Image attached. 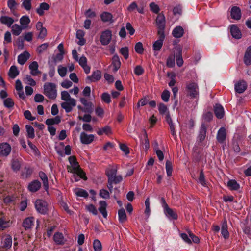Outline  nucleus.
Returning a JSON list of instances; mask_svg holds the SVG:
<instances>
[{
  "label": "nucleus",
  "mask_w": 251,
  "mask_h": 251,
  "mask_svg": "<svg viewBox=\"0 0 251 251\" xmlns=\"http://www.w3.org/2000/svg\"><path fill=\"white\" fill-rule=\"evenodd\" d=\"M164 214L170 220H176L178 219V215L176 210L173 209L169 207L163 210Z\"/></svg>",
  "instance_id": "9b49d317"
},
{
  "label": "nucleus",
  "mask_w": 251,
  "mask_h": 251,
  "mask_svg": "<svg viewBox=\"0 0 251 251\" xmlns=\"http://www.w3.org/2000/svg\"><path fill=\"white\" fill-rule=\"evenodd\" d=\"M100 207L99 208V211L102 214L104 218H106L107 216L106 208L107 206L106 202L104 201H100Z\"/></svg>",
  "instance_id": "c756f323"
},
{
  "label": "nucleus",
  "mask_w": 251,
  "mask_h": 251,
  "mask_svg": "<svg viewBox=\"0 0 251 251\" xmlns=\"http://www.w3.org/2000/svg\"><path fill=\"white\" fill-rule=\"evenodd\" d=\"M30 22V20L27 16H23L20 19V23L24 29L27 27Z\"/></svg>",
  "instance_id": "72a5a7b5"
},
{
  "label": "nucleus",
  "mask_w": 251,
  "mask_h": 251,
  "mask_svg": "<svg viewBox=\"0 0 251 251\" xmlns=\"http://www.w3.org/2000/svg\"><path fill=\"white\" fill-rule=\"evenodd\" d=\"M93 248H94L95 251H101V250H102L101 244L99 240L96 239L94 241Z\"/></svg>",
  "instance_id": "6e6d98bb"
},
{
  "label": "nucleus",
  "mask_w": 251,
  "mask_h": 251,
  "mask_svg": "<svg viewBox=\"0 0 251 251\" xmlns=\"http://www.w3.org/2000/svg\"><path fill=\"white\" fill-rule=\"evenodd\" d=\"M172 35L176 38H179L183 36L184 31L181 26H177L172 31Z\"/></svg>",
  "instance_id": "a211bd4d"
},
{
  "label": "nucleus",
  "mask_w": 251,
  "mask_h": 251,
  "mask_svg": "<svg viewBox=\"0 0 251 251\" xmlns=\"http://www.w3.org/2000/svg\"><path fill=\"white\" fill-rule=\"evenodd\" d=\"M214 113L216 117L218 119H222L224 117V110L223 106L220 104H216L214 107Z\"/></svg>",
  "instance_id": "b1692460"
},
{
  "label": "nucleus",
  "mask_w": 251,
  "mask_h": 251,
  "mask_svg": "<svg viewBox=\"0 0 251 251\" xmlns=\"http://www.w3.org/2000/svg\"><path fill=\"white\" fill-rule=\"evenodd\" d=\"M18 5V3L15 0H8L7 1V6L11 11H14Z\"/></svg>",
  "instance_id": "3c124183"
},
{
  "label": "nucleus",
  "mask_w": 251,
  "mask_h": 251,
  "mask_svg": "<svg viewBox=\"0 0 251 251\" xmlns=\"http://www.w3.org/2000/svg\"><path fill=\"white\" fill-rule=\"evenodd\" d=\"M0 22L2 24L6 25L8 27H10L14 23V20L11 17L2 16L0 18Z\"/></svg>",
  "instance_id": "cd10ccee"
},
{
  "label": "nucleus",
  "mask_w": 251,
  "mask_h": 251,
  "mask_svg": "<svg viewBox=\"0 0 251 251\" xmlns=\"http://www.w3.org/2000/svg\"><path fill=\"white\" fill-rule=\"evenodd\" d=\"M227 185L231 190H238L240 188L239 184L234 179L229 180Z\"/></svg>",
  "instance_id": "2f4dec72"
},
{
  "label": "nucleus",
  "mask_w": 251,
  "mask_h": 251,
  "mask_svg": "<svg viewBox=\"0 0 251 251\" xmlns=\"http://www.w3.org/2000/svg\"><path fill=\"white\" fill-rule=\"evenodd\" d=\"M120 61L119 58L117 55H114L112 57V64L110 65V68H111L113 72H116L120 67Z\"/></svg>",
  "instance_id": "aec40b11"
},
{
  "label": "nucleus",
  "mask_w": 251,
  "mask_h": 251,
  "mask_svg": "<svg viewBox=\"0 0 251 251\" xmlns=\"http://www.w3.org/2000/svg\"><path fill=\"white\" fill-rule=\"evenodd\" d=\"M41 187V183L38 180H35L30 183L28 185L30 191L35 192L37 191Z\"/></svg>",
  "instance_id": "bb28decb"
},
{
  "label": "nucleus",
  "mask_w": 251,
  "mask_h": 251,
  "mask_svg": "<svg viewBox=\"0 0 251 251\" xmlns=\"http://www.w3.org/2000/svg\"><path fill=\"white\" fill-rule=\"evenodd\" d=\"M221 234L225 239H228L229 237V233L227 229V221L226 219H225L224 221L222 222L221 227Z\"/></svg>",
  "instance_id": "4be33fe9"
},
{
  "label": "nucleus",
  "mask_w": 251,
  "mask_h": 251,
  "mask_svg": "<svg viewBox=\"0 0 251 251\" xmlns=\"http://www.w3.org/2000/svg\"><path fill=\"white\" fill-rule=\"evenodd\" d=\"M50 6L48 3L43 2L40 4L39 7L36 9V12L40 16H42L44 14V11L48 10Z\"/></svg>",
  "instance_id": "c85d7f7f"
},
{
  "label": "nucleus",
  "mask_w": 251,
  "mask_h": 251,
  "mask_svg": "<svg viewBox=\"0 0 251 251\" xmlns=\"http://www.w3.org/2000/svg\"><path fill=\"white\" fill-rule=\"evenodd\" d=\"M19 74V71L16 66L13 65L10 67L8 72V75L11 78H15Z\"/></svg>",
  "instance_id": "7c9ffc66"
},
{
  "label": "nucleus",
  "mask_w": 251,
  "mask_h": 251,
  "mask_svg": "<svg viewBox=\"0 0 251 251\" xmlns=\"http://www.w3.org/2000/svg\"><path fill=\"white\" fill-rule=\"evenodd\" d=\"M207 128L204 122L202 123L199 131L197 139L200 142H202L205 138Z\"/></svg>",
  "instance_id": "dca6fc26"
},
{
  "label": "nucleus",
  "mask_w": 251,
  "mask_h": 251,
  "mask_svg": "<svg viewBox=\"0 0 251 251\" xmlns=\"http://www.w3.org/2000/svg\"><path fill=\"white\" fill-rule=\"evenodd\" d=\"M135 50L137 53L139 54H142L143 53L144 49L143 48V44L141 42H139L135 44Z\"/></svg>",
  "instance_id": "8fccbe9b"
},
{
  "label": "nucleus",
  "mask_w": 251,
  "mask_h": 251,
  "mask_svg": "<svg viewBox=\"0 0 251 251\" xmlns=\"http://www.w3.org/2000/svg\"><path fill=\"white\" fill-rule=\"evenodd\" d=\"M32 173V170L29 168H25L24 170V172L22 173V176L24 178L28 177Z\"/></svg>",
  "instance_id": "338daca9"
},
{
  "label": "nucleus",
  "mask_w": 251,
  "mask_h": 251,
  "mask_svg": "<svg viewBox=\"0 0 251 251\" xmlns=\"http://www.w3.org/2000/svg\"><path fill=\"white\" fill-rule=\"evenodd\" d=\"M198 182L202 186L207 187V183L205 179L204 174L203 172V170H201L200 173V176L198 179Z\"/></svg>",
  "instance_id": "49530a36"
},
{
  "label": "nucleus",
  "mask_w": 251,
  "mask_h": 251,
  "mask_svg": "<svg viewBox=\"0 0 251 251\" xmlns=\"http://www.w3.org/2000/svg\"><path fill=\"white\" fill-rule=\"evenodd\" d=\"M170 93L169 91L165 90L161 94V99L164 102H168L169 100Z\"/></svg>",
  "instance_id": "052dcab7"
},
{
  "label": "nucleus",
  "mask_w": 251,
  "mask_h": 251,
  "mask_svg": "<svg viewBox=\"0 0 251 251\" xmlns=\"http://www.w3.org/2000/svg\"><path fill=\"white\" fill-rule=\"evenodd\" d=\"M149 99L148 96H145L141 99L137 103V107L143 106L147 104L149 102Z\"/></svg>",
  "instance_id": "5fc2aeb1"
},
{
  "label": "nucleus",
  "mask_w": 251,
  "mask_h": 251,
  "mask_svg": "<svg viewBox=\"0 0 251 251\" xmlns=\"http://www.w3.org/2000/svg\"><path fill=\"white\" fill-rule=\"evenodd\" d=\"M34 218L33 217H28L24 220L22 224L25 230L31 229L34 225Z\"/></svg>",
  "instance_id": "6ab92c4d"
},
{
  "label": "nucleus",
  "mask_w": 251,
  "mask_h": 251,
  "mask_svg": "<svg viewBox=\"0 0 251 251\" xmlns=\"http://www.w3.org/2000/svg\"><path fill=\"white\" fill-rule=\"evenodd\" d=\"M156 25L157 26V33H164L165 27V17L163 14H158L156 20Z\"/></svg>",
  "instance_id": "39448f33"
},
{
  "label": "nucleus",
  "mask_w": 251,
  "mask_h": 251,
  "mask_svg": "<svg viewBox=\"0 0 251 251\" xmlns=\"http://www.w3.org/2000/svg\"><path fill=\"white\" fill-rule=\"evenodd\" d=\"M97 132L99 135H102L103 134L109 135L112 133L111 129L108 126L103 127L101 128H99Z\"/></svg>",
  "instance_id": "f704fd0d"
},
{
  "label": "nucleus",
  "mask_w": 251,
  "mask_h": 251,
  "mask_svg": "<svg viewBox=\"0 0 251 251\" xmlns=\"http://www.w3.org/2000/svg\"><path fill=\"white\" fill-rule=\"evenodd\" d=\"M32 0H21V7L26 11H30L32 8Z\"/></svg>",
  "instance_id": "e433bc0d"
},
{
  "label": "nucleus",
  "mask_w": 251,
  "mask_h": 251,
  "mask_svg": "<svg viewBox=\"0 0 251 251\" xmlns=\"http://www.w3.org/2000/svg\"><path fill=\"white\" fill-rule=\"evenodd\" d=\"M67 68L65 67H63L61 65H59L58 67V73L61 77H64L67 73Z\"/></svg>",
  "instance_id": "4d7b16f0"
},
{
  "label": "nucleus",
  "mask_w": 251,
  "mask_h": 251,
  "mask_svg": "<svg viewBox=\"0 0 251 251\" xmlns=\"http://www.w3.org/2000/svg\"><path fill=\"white\" fill-rule=\"evenodd\" d=\"M95 136L93 134H87L84 132L81 133L80 139L81 142L83 144H89L94 140Z\"/></svg>",
  "instance_id": "1a4fd4ad"
},
{
  "label": "nucleus",
  "mask_w": 251,
  "mask_h": 251,
  "mask_svg": "<svg viewBox=\"0 0 251 251\" xmlns=\"http://www.w3.org/2000/svg\"><path fill=\"white\" fill-rule=\"evenodd\" d=\"M11 151V147L7 143L0 144V155L3 156H8Z\"/></svg>",
  "instance_id": "9d476101"
},
{
  "label": "nucleus",
  "mask_w": 251,
  "mask_h": 251,
  "mask_svg": "<svg viewBox=\"0 0 251 251\" xmlns=\"http://www.w3.org/2000/svg\"><path fill=\"white\" fill-rule=\"evenodd\" d=\"M11 28L13 34L15 36H18L19 35H20L22 30L24 29L23 27L22 26H20L18 24H14L12 26Z\"/></svg>",
  "instance_id": "4c0bfd02"
},
{
  "label": "nucleus",
  "mask_w": 251,
  "mask_h": 251,
  "mask_svg": "<svg viewBox=\"0 0 251 251\" xmlns=\"http://www.w3.org/2000/svg\"><path fill=\"white\" fill-rule=\"evenodd\" d=\"M39 176L40 178L43 181L44 186L45 187V189L47 190L49 188L48 185V180L47 176V175L43 172H40L39 173Z\"/></svg>",
  "instance_id": "79ce46f5"
},
{
  "label": "nucleus",
  "mask_w": 251,
  "mask_h": 251,
  "mask_svg": "<svg viewBox=\"0 0 251 251\" xmlns=\"http://www.w3.org/2000/svg\"><path fill=\"white\" fill-rule=\"evenodd\" d=\"M230 15L232 19L236 20H240L242 16L240 8L237 6H233L231 9Z\"/></svg>",
  "instance_id": "2eb2a0df"
},
{
  "label": "nucleus",
  "mask_w": 251,
  "mask_h": 251,
  "mask_svg": "<svg viewBox=\"0 0 251 251\" xmlns=\"http://www.w3.org/2000/svg\"><path fill=\"white\" fill-rule=\"evenodd\" d=\"M175 55L177 65L178 67H181L184 62L182 56V50L180 49H178Z\"/></svg>",
  "instance_id": "a878e982"
},
{
  "label": "nucleus",
  "mask_w": 251,
  "mask_h": 251,
  "mask_svg": "<svg viewBox=\"0 0 251 251\" xmlns=\"http://www.w3.org/2000/svg\"><path fill=\"white\" fill-rule=\"evenodd\" d=\"M101 77V74L100 71L96 70L93 72L91 76H88L87 79L91 82H95L99 81Z\"/></svg>",
  "instance_id": "393cba45"
},
{
  "label": "nucleus",
  "mask_w": 251,
  "mask_h": 251,
  "mask_svg": "<svg viewBox=\"0 0 251 251\" xmlns=\"http://www.w3.org/2000/svg\"><path fill=\"white\" fill-rule=\"evenodd\" d=\"M158 36V39L155 41L153 44L152 48L155 51H159L161 49L163 41L165 39V34L164 33H157Z\"/></svg>",
  "instance_id": "423d86ee"
},
{
  "label": "nucleus",
  "mask_w": 251,
  "mask_h": 251,
  "mask_svg": "<svg viewBox=\"0 0 251 251\" xmlns=\"http://www.w3.org/2000/svg\"><path fill=\"white\" fill-rule=\"evenodd\" d=\"M75 194L78 196L84 198H87L88 196V194L86 191L82 189H79L77 190L75 192Z\"/></svg>",
  "instance_id": "e2e57ef3"
},
{
  "label": "nucleus",
  "mask_w": 251,
  "mask_h": 251,
  "mask_svg": "<svg viewBox=\"0 0 251 251\" xmlns=\"http://www.w3.org/2000/svg\"><path fill=\"white\" fill-rule=\"evenodd\" d=\"M167 76L168 77H170V78H171V80L169 82L168 85L170 87H172L175 85V84L176 83V80L175 79L176 75H175V73H170L168 72L167 73Z\"/></svg>",
  "instance_id": "bf43d9fd"
},
{
  "label": "nucleus",
  "mask_w": 251,
  "mask_h": 251,
  "mask_svg": "<svg viewBox=\"0 0 251 251\" xmlns=\"http://www.w3.org/2000/svg\"><path fill=\"white\" fill-rule=\"evenodd\" d=\"M80 101L85 106V112L88 113H91L93 112L94 106L92 102H88L84 98H80Z\"/></svg>",
  "instance_id": "f3484780"
},
{
  "label": "nucleus",
  "mask_w": 251,
  "mask_h": 251,
  "mask_svg": "<svg viewBox=\"0 0 251 251\" xmlns=\"http://www.w3.org/2000/svg\"><path fill=\"white\" fill-rule=\"evenodd\" d=\"M226 138V132L225 128L222 127L218 131L216 139L219 143H223Z\"/></svg>",
  "instance_id": "4468645a"
},
{
  "label": "nucleus",
  "mask_w": 251,
  "mask_h": 251,
  "mask_svg": "<svg viewBox=\"0 0 251 251\" xmlns=\"http://www.w3.org/2000/svg\"><path fill=\"white\" fill-rule=\"evenodd\" d=\"M118 219L120 223H124L126 220V212L123 208L118 211Z\"/></svg>",
  "instance_id": "09e8293b"
},
{
  "label": "nucleus",
  "mask_w": 251,
  "mask_h": 251,
  "mask_svg": "<svg viewBox=\"0 0 251 251\" xmlns=\"http://www.w3.org/2000/svg\"><path fill=\"white\" fill-rule=\"evenodd\" d=\"M38 64L36 61L32 62L29 66V68L30 70V74L34 76L37 75L41 72L38 70Z\"/></svg>",
  "instance_id": "412c9836"
},
{
  "label": "nucleus",
  "mask_w": 251,
  "mask_h": 251,
  "mask_svg": "<svg viewBox=\"0 0 251 251\" xmlns=\"http://www.w3.org/2000/svg\"><path fill=\"white\" fill-rule=\"evenodd\" d=\"M30 54L28 52L25 51L23 53L20 54L18 57V62L21 65H24L30 57Z\"/></svg>",
  "instance_id": "5701e85b"
},
{
  "label": "nucleus",
  "mask_w": 251,
  "mask_h": 251,
  "mask_svg": "<svg viewBox=\"0 0 251 251\" xmlns=\"http://www.w3.org/2000/svg\"><path fill=\"white\" fill-rule=\"evenodd\" d=\"M230 31L233 38L236 39H240L242 37V33L236 25H230Z\"/></svg>",
  "instance_id": "f8f14e48"
},
{
  "label": "nucleus",
  "mask_w": 251,
  "mask_h": 251,
  "mask_svg": "<svg viewBox=\"0 0 251 251\" xmlns=\"http://www.w3.org/2000/svg\"><path fill=\"white\" fill-rule=\"evenodd\" d=\"M101 20L104 22H110L112 20V16L108 12H103L100 15Z\"/></svg>",
  "instance_id": "a18cd8bd"
},
{
  "label": "nucleus",
  "mask_w": 251,
  "mask_h": 251,
  "mask_svg": "<svg viewBox=\"0 0 251 251\" xmlns=\"http://www.w3.org/2000/svg\"><path fill=\"white\" fill-rule=\"evenodd\" d=\"M235 91L236 92L243 93L247 88V84L245 81L240 80L235 84Z\"/></svg>",
  "instance_id": "ddd939ff"
},
{
  "label": "nucleus",
  "mask_w": 251,
  "mask_h": 251,
  "mask_svg": "<svg viewBox=\"0 0 251 251\" xmlns=\"http://www.w3.org/2000/svg\"><path fill=\"white\" fill-rule=\"evenodd\" d=\"M53 239L57 244H62L64 243V237L62 233L58 232L55 233Z\"/></svg>",
  "instance_id": "ea45409f"
},
{
  "label": "nucleus",
  "mask_w": 251,
  "mask_h": 251,
  "mask_svg": "<svg viewBox=\"0 0 251 251\" xmlns=\"http://www.w3.org/2000/svg\"><path fill=\"white\" fill-rule=\"evenodd\" d=\"M25 128L26 130L27 137L33 139L35 137V132L34 128L30 125H26Z\"/></svg>",
  "instance_id": "37998d69"
},
{
  "label": "nucleus",
  "mask_w": 251,
  "mask_h": 251,
  "mask_svg": "<svg viewBox=\"0 0 251 251\" xmlns=\"http://www.w3.org/2000/svg\"><path fill=\"white\" fill-rule=\"evenodd\" d=\"M48 46L49 45L48 43H44L38 47L37 51L38 53L41 54L47 49Z\"/></svg>",
  "instance_id": "69168bd1"
},
{
  "label": "nucleus",
  "mask_w": 251,
  "mask_h": 251,
  "mask_svg": "<svg viewBox=\"0 0 251 251\" xmlns=\"http://www.w3.org/2000/svg\"><path fill=\"white\" fill-rule=\"evenodd\" d=\"M61 121L60 118L59 116H56L54 118H50L47 119L46 121V124L48 126H50L53 124H58Z\"/></svg>",
  "instance_id": "58836bf2"
},
{
  "label": "nucleus",
  "mask_w": 251,
  "mask_h": 251,
  "mask_svg": "<svg viewBox=\"0 0 251 251\" xmlns=\"http://www.w3.org/2000/svg\"><path fill=\"white\" fill-rule=\"evenodd\" d=\"M76 105V101L75 99H71L70 100L66 101L61 104V107L64 109L66 112H71L73 107Z\"/></svg>",
  "instance_id": "0eeeda50"
},
{
  "label": "nucleus",
  "mask_w": 251,
  "mask_h": 251,
  "mask_svg": "<svg viewBox=\"0 0 251 251\" xmlns=\"http://www.w3.org/2000/svg\"><path fill=\"white\" fill-rule=\"evenodd\" d=\"M14 102L11 98H7L4 100V105L7 108H10L14 106Z\"/></svg>",
  "instance_id": "774afa93"
},
{
  "label": "nucleus",
  "mask_w": 251,
  "mask_h": 251,
  "mask_svg": "<svg viewBox=\"0 0 251 251\" xmlns=\"http://www.w3.org/2000/svg\"><path fill=\"white\" fill-rule=\"evenodd\" d=\"M44 94L50 99H55L57 96V90L55 84L46 82L44 85Z\"/></svg>",
  "instance_id": "f257e3e1"
},
{
  "label": "nucleus",
  "mask_w": 251,
  "mask_h": 251,
  "mask_svg": "<svg viewBox=\"0 0 251 251\" xmlns=\"http://www.w3.org/2000/svg\"><path fill=\"white\" fill-rule=\"evenodd\" d=\"M244 64L246 66H249L251 64V54L248 52H245L243 58Z\"/></svg>",
  "instance_id": "864d4df0"
},
{
  "label": "nucleus",
  "mask_w": 251,
  "mask_h": 251,
  "mask_svg": "<svg viewBox=\"0 0 251 251\" xmlns=\"http://www.w3.org/2000/svg\"><path fill=\"white\" fill-rule=\"evenodd\" d=\"M158 111L161 115L166 114L168 111L166 105L163 103H160L158 104Z\"/></svg>",
  "instance_id": "603ef678"
},
{
  "label": "nucleus",
  "mask_w": 251,
  "mask_h": 251,
  "mask_svg": "<svg viewBox=\"0 0 251 251\" xmlns=\"http://www.w3.org/2000/svg\"><path fill=\"white\" fill-rule=\"evenodd\" d=\"M21 161L19 159H13L11 162V168L14 172L18 171L21 168Z\"/></svg>",
  "instance_id": "473e14b6"
},
{
  "label": "nucleus",
  "mask_w": 251,
  "mask_h": 251,
  "mask_svg": "<svg viewBox=\"0 0 251 251\" xmlns=\"http://www.w3.org/2000/svg\"><path fill=\"white\" fill-rule=\"evenodd\" d=\"M35 206L37 211L41 214H45L48 211V204L42 200H37L35 202Z\"/></svg>",
  "instance_id": "20e7f679"
},
{
  "label": "nucleus",
  "mask_w": 251,
  "mask_h": 251,
  "mask_svg": "<svg viewBox=\"0 0 251 251\" xmlns=\"http://www.w3.org/2000/svg\"><path fill=\"white\" fill-rule=\"evenodd\" d=\"M116 172L117 169L115 167H112L107 169L106 172V174L109 180L113 179V178H114L116 175Z\"/></svg>",
  "instance_id": "c9c22d12"
},
{
  "label": "nucleus",
  "mask_w": 251,
  "mask_h": 251,
  "mask_svg": "<svg viewBox=\"0 0 251 251\" xmlns=\"http://www.w3.org/2000/svg\"><path fill=\"white\" fill-rule=\"evenodd\" d=\"M150 8L151 10L155 14H158L160 11L159 6L154 2H151L150 4Z\"/></svg>",
  "instance_id": "680f3d73"
},
{
  "label": "nucleus",
  "mask_w": 251,
  "mask_h": 251,
  "mask_svg": "<svg viewBox=\"0 0 251 251\" xmlns=\"http://www.w3.org/2000/svg\"><path fill=\"white\" fill-rule=\"evenodd\" d=\"M175 54L169 55L166 61V66L169 68H173L175 66Z\"/></svg>",
  "instance_id": "a19ab883"
},
{
  "label": "nucleus",
  "mask_w": 251,
  "mask_h": 251,
  "mask_svg": "<svg viewBox=\"0 0 251 251\" xmlns=\"http://www.w3.org/2000/svg\"><path fill=\"white\" fill-rule=\"evenodd\" d=\"M112 34L109 30H106L101 33L100 41L102 45H107L111 41Z\"/></svg>",
  "instance_id": "6e6552de"
},
{
  "label": "nucleus",
  "mask_w": 251,
  "mask_h": 251,
  "mask_svg": "<svg viewBox=\"0 0 251 251\" xmlns=\"http://www.w3.org/2000/svg\"><path fill=\"white\" fill-rule=\"evenodd\" d=\"M12 238L10 236H6L4 239L3 248L8 249H9L12 245Z\"/></svg>",
  "instance_id": "de8ad7c7"
},
{
  "label": "nucleus",
  "mask_w": 251,
  "mask_h": 251,
  "mask_svg": "<svg viewBox=\"0 0 251 251\" xmlns=\"http://www.w3.org/2000/svg\"><path fill=\"white\" fill-rule=\"evenodd\" d=\"M67 170L69 172L72 173H77L80 176V177L84 180L87 179L85 173L80 168L77 162L73 163L70 166H67Z\"/></svg>",
  "instance_id": "7ed1b4c3"
},
{
  "label": "nucleus",
  "mask_w": 251,
  "mask_h": 251,
  "mask_svg": "<svg viewBox=\"0 0 251 251\" xmlns=\"http://www.w3.org/2000/svg\"><path fill=\"white\" fill-rule=\"evenodd\" d=\"M165 168L167 176L170 177L172 176L173 171L172 164L169 160H167L165 164Z\"/></svg>",
  "instance_id": "c03bdc74"
},
{
  "label": "nucleus",
  "mask_w": 251,
  "mask_h": 251,
  "mask_svg": "<svg viewBox=\"0 0 251 251\" xmlns=\"http://www.w3.org/2000/svg\"><path fill=\"white\" fill-rule=\"evenodd\" d=\"M61 100L65 101L70 100L71 99H74V98H72L69 93L66 91H64L61 92Z\"/></svg>",
  "instance_id": "13d9d810"
},
{
  "label": "nucleus",
  "mask_w": 251,
  "mask_h": 251,
  "mask_svg": "<svg viewBox=\"0 0 251 251\" xmlns=\"http://www.w3.org/2000/svg\"><path fill=\"white\" fill-rule=\"evenodd\" d=\"M186 91L187 95L191 98H196L199 95L198 85L194 82L188 83L186 84Z\"/></svg>",
  "instance_id": "f03ea898"
},
{
  "label": "nucleus",
  "mask_w": 251,
  "mask_h": 251,
  "mask_svg": "<svg viewBox=\"0 0 251 251\" xmlns=\"http://www.w3.org/2000/svg\"><path fill=\"white\" fill-rule=\"evenodd\" d=\"M213 118V114L211 112H207L205 113L203 116V119L204 122H209L211 121Z\"/></svg>",
  "instance_id": "0e129e2a"
}]
</instances>
